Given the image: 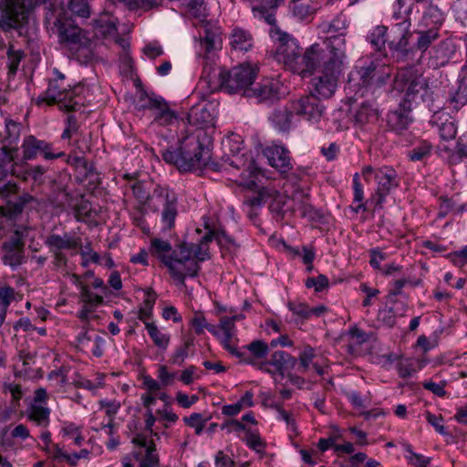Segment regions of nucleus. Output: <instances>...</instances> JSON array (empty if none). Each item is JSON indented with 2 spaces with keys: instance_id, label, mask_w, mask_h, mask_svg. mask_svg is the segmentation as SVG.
I'll list each match as a JSON object with an SVG mask.
<instances>
[{
  "instance_id": "20e7f679",
  "label": "nucleus",
  "mask_w": 467,
  "mask_h": 467,
  "mask_svg": "<svg viewBox=\"0 0 467 467\" xmlns=\"http://www.w3.org/2000/svg\"><path fill=\"white\" fill-rule=\"evenodd\" d=\"M328 47L330 53H325L322 47V57L316 67L319 69L311 80L314 91L319 99H329L334 95L347 58L344 38H333Z\"/></svg>"
},
{
  "instance_id": "4d7b16f0",
  "label": "nucleus",
  "mask_w": 467,
  "mask_h": 467,
  "mask_svg": "<svg viewBox=\"0 0 467 467\" xmlns=\"http://www.w3.org/2000/svg\"><path fill=\"white\" fill-rule=\"evenodd\" d=\"M68 8L79 17L88 18L90 16V8L87 0H68Z\"/></svg>"
},
{
  "instance_id": "bf43d9fd",
  "label": "nucleus",
  "mask_w": 467,
  "mask_h": 467,
  "mask_svg": "<svg viewBox=\"0 0 467 467\" xmlns=\"http://www.w3.org/2000/svg\"><path fill=\"white\" fill-rule=\"evenodd\" d=\"M191 325L193 327L197 335L202 334L204 329H207L211 333L212 328H216V326L207 322L202 313H195L191 320Z\"/></svg>"
},
{
  "instance_id": "7ed1b4c3",
  "label": "nucleus",
  "mask_w": 467,
  "mask_h": 467,
  "mask_svg": "<svg viewBox=\"0 0 467 467\" xmlns=\"http://www.w3.org/2000/svg\"><path fill=\"white\" fill-rule=\"evenodd\" d=\"M271 37L275 46V59L293 72L306 76L311 74L322 57V47L315 43L303 55L297 41L285 32L275 28L271 30Z\"/></svg>"
},
{
  "instance_id": "e433bc0d",
  "label": "nucleus",
  "mask_w": 467,
  "mask_h": 467,
  "mask_svg": "<svg viewBox=\"0 0 467 467\" xmlns=\"http://www.w3.org/2000/svg\"><path fill=\"white\" fill-rule=\"evenodd\" d=\"M315 349L310 346H306L304 349L299 354V370L301 372H306L311 368L315 369L317 375H323L324 369L321 366L313 362L315 358Z\"/></svg>"
},
{
  "instance_id": "423d86ee",
  "label": "nucleus",
  "mask_w": 467,
  "mask_h": 467,
  "mask_svg": "<svg viewBox=\"0 0 467 467\" xmlns=\"http://www.w3.org/2000/svg\"><path fill=\"white\" fill-rule=\"evenodd\" d=\"M395 88L405 93L408 100L420 98L430 106L434 101L435 90L419 69L410 67L401 68L395 77Z\"/></svg>"
},
{
  "instance_id": "72a5a7b5",
  "label": "nucleus",
  "mask_w": 467,
  "mask_h": 467,
  "mask_svg": "<svg viewBox=\"0 0 467 467\" xmlns=\"http://www.w3.org/2000/svg\"><path fill=\"white\" fill-rule=\"evenodd\" d=\"M154 121L161 126H168L174 123L178 117L177 114L171 110L167 102L162 99L153 110H152Z\"/></svg>"
},
{
  "instance_id": "052dcab7",
  "label": "nucleus",
  "mask_w": 467,
  "mask_h": 467,
  "mask_svg": "<svg viewBox=\"0 0 467 467\" xmlns=\"http://www.w3.org/2000/svg\"><path fill=\"white\" fill-rule=\"evenodd\" d=\"M261 173L262 171L260 169L256 168L254 164H250L248 169L242 172V183L248 188H253L256 184L258 175Z\"/></svg>"
},
{
  "instance_id": "c85d7f7f",
  "label": "nucleus",
  "mask_w": 467,
  "mask_h": 467,
  "mask_svg": "<svg viewBox=\"0 0 467 467\" xmlns=\"http://www.w3.org/2000/svg\"><path fill=\"white\" fill-rule=\"evenodd\" d=\"M320 27L322 32L331 34L330 36H327L325 39V47H323L325 49V53H330L328 45L333 38L340 36L345 39L344 32L347 28V19L344 15L339 14L331 22L323 23Z\"/></svg>"
},
{
  "instance_id": "3c124183",
  "label": "nucleus",
  "mask_w": 467,
  "mask_h": 467,
  "mask_svg": "<svg viewBox=\"0 0 467 467\" xmlns=\"http://www.w3.org/2000/svg\"><path fill=\"white\" fill-rule=\"evenodd\" d=\"M187 11L191 16L199 19L201 23L204 22L207 16L204 0H189L187 3Z\"/></svg>"
},
{
  "instance_id": "a18cd8bd",
  "label": "nucleus",
  "mask_w": 467,
  "mask_h": 467,
  "mask_svg": "<svg viewBox=\"0 0 467 467\" xmlns=\"http://www.w3.org/2000/svg\"><path fill=\"white\" fill-rule=\"evenodd\" d=\"M418 39L416 42L417 49L421 52H425L431 43L436 41L439 37V32L437 28H430L428 30L418 31Z\"/></svg>"
},
{
  "instance_id": "bb28decb",
  "label": "nucleus",
  "mask_w": 467,
  "mask_h": 467,
  "mask_svg": "<svg viewBox=\"0 0 467 467\" xmlns=\"http://www.w3.org/2000/svg\"><path fill=\"white\" fill-rule=\"evenodd\" d=\"M17 151V147L5 145L0 150V192H4L7 186L5 179L9 173H14V160Z\"/></svg>"
},
{
  "instance_id": "13d9d810",
  "label": "nucleus",
  "mask_w": 467,
  "mask_h": 467,
  "mask_svg": "<svg viewBox=\"0 0 467 467\" xmlns=\"http://www.w3.org/2000/svg\"><path fill=\"white\" fill-rule=\"evenodd\" d=\"M95 27L97 29V33L100 34L104 37L117 36V26L115 22L112 20L103 21V19L100 18L96 21Z\"/></svg>"
},
{
  "instance_id": "5701e85b",
  "label": "nucleus",
  "mask_w": 467,
  "mask_h": 467,
  "mask_svg": "<svg viewBox=\"0 0 467 467\" xmlns=\"http://www.w3.org/2000/svg\"><path fill=\"white\" fill-rule=\"evenodd\" d=\"M265 156L268 160V163L278 170L280 172H287L292 169L289 151L281 145H271L265 149Z\"/></svg>"
},
{
  "instance_id": "f8f14e48",
  "label": "nucleus",
  "mask_w": 467,
  "mask_h": 467,
  "mask_svg": "<svg viewBox=\"0 0 467 467\" xmlns=\"http://www.w3.org/2000/svg\"><path fill=\"white\" fill-rule=\"evenodd\" d=\"M152 199L161 207L163 228L165 230L172 229L178 215L177 193L168 186L157 185L152 192Z\"/></svg>"
},
{
  "instance_id": "b1692460",
  "label": "nucleus",
  "mask_w": 467,
  "mask_h": 467,
  "mask_svg": "<svg viewBox=\"0 0 467 467\" xmlns=\"http://www.w3.org/2000/svg\"><path fill=\"white\" fill-rule=\"evenodd\" d=\"M16 238L4 244V249L5 253L3 256V262L5 265H10L12 267H16L21 265L24 257V243L22 241L23 234H19V232L16 231Z\"/></svg>"
},
{
  "instance_id": "4be33fe9",
  "label": "nucleus",
  "mask_w": 467,
  "mask_h": 467,
  "mask_svg": "<svg viewBox=\"0 0 467 467\" xmlns=\"http://www.w3.org/2000/svg\"><path fill=\"white\" fill-rule=\"evenodd\" d=\"M296 364V359L287 352L283 350L275 351L270 358L262 364L261 371L266 373L277 372L284 375Z\"/></svg>"
},
{
  "instance_id": "0e129e2a",
  "label": "nucleus",
  "mask_w": 467,
  "mask_h": 467,
  "mask_svg": "<svg viewBox=\"0 0 467 467\" xmlns=\"http://www.w3.org/2000/svg\"><path fill=\"white\" fill-rule=\"evenodd\" d=\"M396 316L397 314L392 307L385 306L379 311L378 320L384 326L392 327L396 323Z\"/></svg>"
},
{
  "instance_id": "a211bd4d",
  "label": "nucleus",
  "mask_w": 467,
  "mask_h": 467,
  "mask_svg": "<svg viewBox=\"0 0 467 467\" xmlns=\"http://www.w3.org/2000/svg\"><path fill=\"white\" fill-rule=\"evenodd\" d=\"M274 198L270 204V209L273 213L277 215H284L287 212L291 211V207L288 202L291 201L289 197L280 194L275 189L268 187H262L258 192V196L246 200L244 203L250 206H261L264 202L267 199Z\"/></svg>"
},
{
  "instance_id": "09e8293b",
  "label": "nucleus",
  "mask_w": 467,
  "mask_h": 467,
  "mask_svg": "<svg viewBox=\"0 0 467 467\" xmlns=\"http://www.w3.org/2000/svg\"><path fill=\"white\" fill-rule=\"evenodd\" d=\"M79 298L81 303H85L95 307L103 304V296L95 294L90 288L84 284H79Z\"/></svg>"
},
{
  "instance_id": "ea45409f",
  "label": "nucleus",
  "mask_w": 467,
  "mask_h": 467,
  "mask_svg": "<svg viewBox=\"0 0 467 467\" xmlns=\"http://www.w3.org/2000/svg\"><path fill=\"white\" fill-rule=\"evenodd\" d=\"M20 130L21 127L18 122L5 119L3 133L4 145L16 147V142L20 137Z\"/></svg>"
},
{
  "instance_id": "49530a36",
  "label": "nucleus",
  "mask_w": 467,
  "mask_h": 467,
  "mask_svg": "<svg viewBox=\"0 0 467 467\" xmlns=\"http://www.w3.org/2000/svg\"><path fill=\"white\" fill-rule=\"evenodd\" d=\"M61 433L63 434V437L71 440L73 444L76 446H80L84 441L81 427L73 422H64Z\"/></svg>"
},
{
  "instance_id": "a19ab883",
  "label": "nucleus",
  "mask_w": 467,
  "mask_h": 467,
  "mask_svg": "<svg viewBox=\"0 0 467 467\" xmlns=\"http://www.w3.org/2000/svg\"><path fill=\"white\" fill-rule=\"evenodd\" d=\"M292 201L294 206L291 212L299 211L302 217L312 216L313 206L308 202V195L302 191L295 192Z\"/></svg>"
},
{
  "instance_id": "c03bdc74",
  "label": "nucleus",
  "mask_w": 467,
  "mask_h": 467,
  "mask_svg": "<svg viewBox=\"0 0 467 467\" xmlns=\"http://www.w3.org/2000/svg\"><path fill=\"white\" fill-rule=\"evenodd\" d=\"M121 407V404L118 400H100L99 401V410H103L106 417L108 423H111V430L114 431L115 426V416L119 412V409Z\"/></svg>"
},
{
  "instance_id": "0eeeda50",
  "label": "nucleus",
  "mask_w": 467,
  "mask_h": 467,
  "mask_svg": "<svg viewBox=\"0 0 467 467\" xmlns=\"http://www.w3.org/2000/svg\"><path fill=\"white\" fill-rule=\"evenodd\" d=\"M82 90V86L67 89L64 83H58V79H51L44 96L38 99L37 103L46 101L48 105L57 104L60 109L78 111L84 105V99L80 96Z\"/></svg>"
},
{
  "instance_id": "6e6552de",
  "label": "nucleus",
  "mask_w": 467,
  "mask_h": 467,
  "mask_svg": "<svg viewBox=\"0 0 467 467\" xmlns=\"http://www.w3.org/2000/svg\"><path fill=\"white\" fill-rule=\"evenodd\" d=\"M211 241L209 235L202 237L200 244L182 243L177 253L182 261V275L180 283L183 284L186 277H195L200 271L199 262L209 259L207 243Z\"/></svg>"
},
{
  "instance_id": "6ab92c4d",
  "label": "nucleus",
  "mask_w": 467,
  "mask_h": 467,
  "mask_svg": "<svg viewBox=\"0 0 467 467\" xmlns=\"http://www.w3.org/2000/svg\"><path fill=\"white\" fill-rule=\"evenodd\" d=\"M268 353L269 345L264 340L257 339L241 348L236 358L241 363L251 365L261 370Z\"/></svg>"
},
{
  "instance_id": "7c9ffc66",
  "label": "nucleus",
  "mask_w": 467,
  "mask_h": 467,
  "mask_svg": "<svg viewBox=\"0 0 467 467\" xmlns=\"http://www.w3.org/2000/svg\"><path fill=\"white\" fill-rule=\"evenodd\" d=\"M188 122L193 126H200L198 129L206 130L205 128L213 127L214 117L204 106H194L188 113Z\"/></svg>"
},
{
  "instance_id": "412c9836",
  "label": "nucleus",
  "mask_w": 467,
  "mask_h": 467,
  "mask_svg": "<svg viewBox=\"0 0 467 467\" xmlns=\"http://www.w3.org/2000/svg\"><path fill=\"white\" fill-rule=\"evenodd\" d=\"M282 93V85L279 80L270 78L260 82L255 88L245 91V96L255 98L260 102H274Z\"/></svg>"
},
{
  "instance_id": "58836bf2",
  "label": "nucleus",
  "mask_w": 467,
  "mask_h": 467,
  "mask_svg": "<svg viewBox=\"0 0 467 467\" xmlns=\"http://www.w3.org/2000/svg\"><path fill=\"white\" fill-rule=\"evenodd\" d=\"M46 452L54 461L57 462H66L71 466L77 465L79 461L77 452L67 453L59 444H55L53 448H47Z\"/></svg>"
},
{
  "instance_id": "ddd939ff",
  "label": "nucleus",
  "mask_w": 467,
  "mask_h": 467,
  "mask_svg": "<svg viewBox=\"0 0 467 467\" xmlns=\"http://www.w3.org/2000/svg\"><path fill=\"white\" fill-rule=\"evenodd\" d=\"M179 245L172 250L171 244L159 238L150 241V252L155 254L169 269L171 275L180 282L182 275V261L179 253Z\"/></svg>"
},
{
  "instance_id": "4c0bfd02",
  "label": "nucleus",
  "mask_w": 467,
  "mask_h": 467,
  "mask_svg": "<svg viewBox=\"0 0 467 467\" xmlns=\"http://www.w3.org/2000/svg\"><path fill=\"white\" fill-rule=\"evenodd\" d=\"M146 330L154 345L161 350H166L170 345L171 336L163 332L155 323H147Z\"/></svg>"
},
{
  "instance_id": "338daca9",
  "label": "nucleus",
  "mask_w": 467,
  "mask_h": 467,
  "mask_svg": "<svg viewBox=\"0 0 467 467\" xmlns=\"http://www.w3.org/2000/svg\"><path fill=\"white\" fill-rule=\"evenodd\" d=\"M328 279L324 275H319L317 277H311L306 279V286L308 288H314L316 292H322L328 287Z\"/></svg>"
},
{
  "instance_id": "aec40b11",
  "label": "nucleus",
  "mask_w": 467,
  "mask_h": 467,
  "mask_svg": "<svg viewBox=\"0 0 467 467\" xmlns=\"http://www.w3.org/2000/svg\"><path fill=\"white\" fill-rule=\"evenodd\" d=\"M410 22L408 19H404L401 22L395 24L391 28L388 36V44L391 50L400 53L404 56L408 52L409 41L411 36Z\"/></svg>"
},
{
  "instance_id": "c9c22d12",
  "label": "nucleus",
  "mask_w": 467,
  "mask_h": 467,
  "mask_svg": "<svg viewBox=\"0 0 467 467\" xmlns=\"http://www.w3.org/2000/svg\"><path fill=\"white\" fill-rule=\"evenodd\" d=\"M294 115L289 103L287 108L275 110L271 116V120L280 131H287L293 124Z\"/></svg>"
},
{
  "instance_id": "69168bd1",
  "label": "nucleus",
  "mask_w": 467,
  "mask_h": 467,
  "mask_svg": "<svg viewBox=\"0 0 467 467\" xmlns=\"http://www.w3.org/2000/svg\"><path fill=\"white\" fill-rule=\"evenodd\" d=\"M431 147L429 143L423 142L420 145L413 148L409 152V157L411 161H421L428 157L431 153Z\"/></svg>"
},
{
  "instance_id": "c756f323",
  "label": "nucleus",
  "mask_w": 467,
  "mask_h": 467,
  "mask_svg": "<svg viewBox=\"0 0 467 467\" xmlns=\"http://www.w3.org/2000/svg\"><path fill=\"white\" fill-rule=\"evenodd\" d=\"M132 442L146 451L145 457L140 461V467H158L159 457L152 441H149L143 434L138 433L132 438Z\"/></svg>"
},
{
  "instance_id": "79ce46f5",
  "label": "nucleus",
  "mask_w": 467,
  "mask_h": 467,
  "mask_svg": "<svg viewBox=\"0 0 467 467\" xmlns=\"http://www.w3.org/2000/svg\"><path fill=\"white\" fill-rule=\"evenodd\" d=\"M202 47L207 53L220 49L222 46V38L218 29H204V36L201 40Z\"/></svg>"
},
{
  "instance_id": "f257e3e1",
  "label": "nucleus",
  "mask_w": 467,
  "mask_h": 467,
  "mask_svg": "<svg viewBox=\"0 0 467 467\" xmlns=\"http://www.w3.org/2000/svg\"><path fill=\"white\" fill-rule=\"evenodd\" d=\"M212 138L207 130L195 129L181 140L178 149L169 148L162 151L165 162L181 171H197L215 164L211 161Z\"/></svg>"
},
{
  "instance_id": "4468645a",
  "label": "nucleus",
  "mask_w": 467,
  "mask_h": 467,
  "mask_svg": "<svg viewBox=\"0 0 467 467\" xmlns=\"http://www.w3.org/2000/svg\"><path fill=\"white\" fill-rule=\"evenodd\" d=\"M290 109L295 115L310 122H317L325 109L320 102V99L313 93L301 95L293 99L290 101Z\"/></svg>"
},
{
  "instance_id": "1a4fd4ad",
  "label": "nucleus",
  "mask_w": 467,
  "mask_h": 467,
  "mask_svg": "<svg viewBox=\"0 0 467 467\" xmlns=\"http://www.w3.org/2000/svg\"><path fill=\"white\" fill-rule=\"evenodd\" d=\"M258 68L256 66L244 63L234 67L230 71L222 69L218 74V80L221 88L227 93H237L251 90L250 86L254 83L257 76Z\"/></svg>"
},
{
  "instance_id": "2f4dec72",
  "label": "nucleus",
  "mask_w": 467,
  "mask_h": 467,
  "mask_svg": "<svg viewBox=\"0 0 467 467\" xmlns=\"http://www.w3.org/2000/svg\"><path fill=\"white\" fill-rule=\"evenodd\" d=\"M354 120L358 124L374 122L378 119V110L370 101H365L355 109L353 113Z\"/></svg>"
},
{
  "instance_id": "cd10ccee",
  "label": "nucleus",
  "mask_w": 467,
  "mask_h": 467,
  "mask_svg": "<svg viewBox=\"0 0 467 467\" xmlns=\"http://www.w3.org/2000/svg\"><path fill=\"white\" fill-rule=\"evenodd\" d=\"M455 45L451 40L441 41L431 51L430 61L434 67L445 66L455 53Z\"/></svg>"
},
{
  "instance_id": "37998d69",
  "label": "nucleus",
  "mask_w": 467,
  "mask_h": 467,
  "mask_svg": "<svg viewBox=\"0 0 467 467\" xmlns=\"http://www.w3.org/2000/svg\"><path fill=\"white\" fill-rule=\"evenodd\" d=\"M162 98L155 95L154 93H148L145 90H139L136 106L140 109H150L153 110L160 102Z\"/></svg>"
},
{
  "instance_id": "f3484780",
  "label": "nucleus",
  "mask_w": 467,
  "mask_h": 467,
  "mask_svg": "<svg viewBox=\"0 0 467 467\" xmlns=\"http://www.w3.org/2000/svg\"><path fill=\"white\" fill-rule=\"evenodd\" d=\"M47 399L46 389H37L26 411L27 419L39 427H47L50 421V409L47 407Z\"/></svg>"
},
{
  "instance_id": "39448f33",
  "label": "nucleus",
  "mask_w": 467,
  "mask_h": 467,
  "mask_svg": "<svg viewBox=\"0 0 467 467\" xmlns=\"http://www.w3.org/2000/svg\"><path fill=\"white\" fill-rule=\"evenodd\" d=\"M392 68L369 57L358 58L348 74L347 88L357 96L374 95L391 81Z\"/></svg>"
},
{
  "instance_id": "864d4df0",
  "label": "nucleus",
  "mask_w": 467,
  "mask_h": 467,
  "mask_svg": "<svg viewBox=\"0 0 467 467\" xmlns=\"http://www.w3.org/2000/svg\"><path fill=\"white\" fill-rule=\"evenodd\" d=\"M405 451H406V455H405L406 459L413 466H416V467H428V465L431 462V457H426V456H424L422 454L415 452L412 450L411 446L409 445V444L406 445Z\"/></svg>"
},
{
  "instance_id": "e2e57ef3",
  "label": "nucleus",
  "mask_w": 467,
  "mask_h": 467,
  "mask_svg": "<svg viewBox=\"0 0 467 467\" xmlns=\"http://www.w3.org/2000/svg\"><path fill=\"white\" fill-rule=\"evenodd\" d=\"M76 218L80 222H87L93 218V211L88 202L81 201L76 205Z\"/></svg>"
},
{
  "instance_id": "393cba45",
  "label": "nucleus",
  "mask_w": 467,
  "mask_h": 467,
  "mask_svg": "<svg viewBox=\"0 0 467 467\" xmlns=\"http://www.w3.org/2000/svg\"><path fill=\"white\" fill-rule=\"evenodd\" d=\"M430 123L437 126L441 140H451L456 137L457 127L449 115L444 111H435L430 119Z\"/></svg>"
},
{
  "instance_id": "8fccbe9b",
  "label": "nucleus",
  "mask_w": 467,
  "mask_h": 467,
  "mask_svg": "<svg viewBox=\"0 0 467 467\" xmlns=\"http://www.w3.org/2000/svg\"><path fill=\"white\" fill-rule=\"evenodd\" d=\"M423 20L427 26H431V28H437L444 21L443 13L440 8L435 5H430L424 12Z\"/></svg>"
},
{
  "instance_id": "f03ea898",
  "label": "nucleus",
  "mask_w": 467,
  "mask_h": 467,
  "mask_svg": "<svg viewBox=\"0 0 467 467\" xmlns=\"http://www.w3.org/2000/svg\"><path fill=\"white\" fill-rule=\"evenodd\" d=\"M45 14V26L50 36H57L59 43L67 44L78 58L86 61L93 57V41L85 31L74 26L62 5L50 3Z\"/></svg>"
},
{
  "instance_id": "473e14b6",
  "label": "nucleus",
  "mask_w": 467,
  "mask_h": 467,
  "mask_svg": "<svg viewBox=\"0 0 467 467\" xmlns=\"http://www.w3.org/2000/svg\"><path fill=\"white\" fill-rule=\"evenodd\" d=\"M230 45L234 50L246 52L253 47L252 36L244 29L234 28L230 36Z\"/></svg>"
},
{
  "instance_id": "5fc2aeb1",
  "label": "nucleus",
  "mask_w": 467,
  "mask_h": 467,
  "mask_svg": "<svg viewBox=\"0 0 467 467\" xmlns=\"http://www.w3.org/2000/svg\"><path fill=\"white\" fill-rule=\"evenodd\" d=\"M244 441L249 448L258 453L263 452L265 448V442L262 440L257 431L247 430Z\"/></svg>"
},
{
  "instance_id": "de8ad7c7",
  "label": "nucleus",
  "mask_w": 467,
  "mask_h": 467,
  "mask_svg": "<svg viewBox=\"0 0 467 467\" xmlns=\"http://www.w3.org/2000/svg\"><path fill=\"white\" fill-rule=\"evenodd\" d=\"M387 32L388 28L386 26H378L368 34V39L377 50H381L388 42Z\"/></svg>"
},
{
  "instance_id": "dca6fc26",
  "label": "nucleus",
  "mask_w": 467,
  "mask_h": 467,
  "mask_svg": "<svg viewBox=\"0 0 467 467\" xmlns=\"http://www.w3.org/2000/svg\"><path fill=\"white\" fill-rule=\"evenodd\" d=\"M5 23L9 27L17 28L23 33L24 26L28 23L29 9L24 0H4L0 4Z\"/></svg>"
},
{
  "instance_id": "2eb2a0df",
  "label": "nucleus",
  "mask_w": 467,
  "mask_h": 467,
  "mask_svg": "<svg viewBox=\"0 0 467 467\" xmlns=\"http://www.w3.org/2000/svg\"><path fill=\"white\" fill-rule=\"evenodd\" d=\"M23 158L26 161L35 160L42 156L46 161L56 160L65 156L64 151L55 152L53 145L44 140H39L33 135L24 138L22 143Z\"/></svg>"
},
{
  "instance_id": "9d476101",
  "label": "nucleus",
  "mask_w": 467,
  "mask_h": 467,
  "mask_svg": "<svg viewBox=\"0 0 467 467\" xmlns=\"http://www.w3.org/2000/svg\"><path fill=\"white\" fill-rule=\"evenodd\" d=\"M362 175L367 182L375 181L377 189L375 192L376 206L382 207L385 202L386 196L399 186V180L396 171L389 167L384 166L374 169L371 166H366L362 170Z\"/></svg>"
},
{
  "instance_id": "f704fd0d",
  "label": "nucleus",
  "mask_w": 467,
  "mask_h": 467,
  "mask_svg": "<svg viewBox=\"0 0 467 467\" xmlns=\"http://www.w3.org/2000/svg\"><path fill=\"white\" fill-rule=\"evenodd\" d=\"M387 122L391 130L401 131L411 122L410 112L405 109L391 111L387 116Z\"/></svg>"
},
{
  "instance_id": "9b49d317",
  "label": "nucleus",
  "mask_w": 467,
  "mask_h": 467,
  "mask_svg": "<svg viewBox=\"0 0 467 467\" xmlns=\"http://www.w3.org/2000/svg\"><path fill=\"white\" fill-rule=\"evenodd\" d=\"M244 318V315H234L232 317H222L216 328L211 329V334L216 337L224 350L232 357L237 358L241 349L235 323Z\"/></svg>"
},
{
  "instance_id": "774afa93",
  "label": "nucleus",
  "mask_w": 467,
  "mask_h": 467,
  "mask_svg": "<svg viewBox=\"0 0 467 467\" xmlns=\"http://www.w3.org/2000/svg\"><path fill=\"white\" fill-rule=\"evenodd\" d=\"M453 12L455 19L462 26H467V0H457Z\"/></svg>"
},
{
  "instance_id": "6e6d98bb",
  "label": "nucleus",
  "mask_w": 467,
  "mask_h": 467,
  "mask_svg": "<svg viewBox=\"0 0 467 467\" xmlns=\"http://www.w3.org/2000/svg\"><path fill=\"white\" fill-rule=\"evenodd\" d=\"M89 425L92 431H105V432L111 436L114 434V431L111 430V423L105 422V420H100V415L99 411H95L91 414L89 419Z\"/></svg>"
},
{
  "instance_id": "680f3d73",
  "label": "nucleus",
  "mask_w": 467,
  "mask_h": 467,
  "mask_svg": "<svg viewBox=\"0 0 467 467\" xmlns=\"http://www.w3.org/2000/svg\"><path fill=\"white\" fill-rule=\"evenodd\" d=\"M193 340L187 339L179 347L171 356V362L176 365H182L189 356V348L192 346Z\"/></svg>"
},
{
  "instance_id": "a878e982",
  "label": "nucleus",
  "mask_w": 467,
  "mask_h": 467,
  "mask_svg": "<svg viewBox=\"0 0 467 467\" xmlns=\"http://www.w3.org/2000/svg\"><path fill=\"white\" fill-rule=\"evenodd\" d=\"M45 244L51 252L57 254L60 250L77 249L81 245V240L79 237L67 233L63 235L54 234L47 237ZM57 255L58 256V254Z\"/></svg>"
},
{
  "instance_id": "603ef678",
  "label": "nucleus",
  "mask_w": 467,
  "mask_h": 467,
  "mask_svg": "<svg viewBox=\"0 0 467 467\" xmlns=\"http://www.w3.org/2000/svg\"><path fill=\"white\" fill-rule=\"evenodd\" d=\"M209 419L201 413L193 412L190 416L184 417L183 421L186 425L194 429L196 435H201Z\"/></svg>"
}]
</instances>
